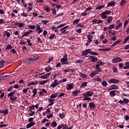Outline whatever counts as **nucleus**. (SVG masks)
Instances as JSON below:
<instances>
[{
    "label": "nucleus",
    "mask_w": 129,
    "mask_h": 129,
    "mask_svg": "<svg viewBox=\"0 0 129 129\" xmlns=\"http://www.w3.org/2000/svg\"><path fill=\"white\" fill-rule=\"evenodd\" d=\"M111 50V48L109 47H106L105 48H99V51H103L104 52H108Z\"/></svg>",
    "instance_id": "obj_17"
},
{
    "label": "nucleus",
    "mask_w": 129,
    "mask_h": 129,
    "mask_svg": "<svg viewBox=\"0 0 129 129\" xmlns=\"http://www.w3.org/2000/svg\"><path fill=\"white\" fill-rule=\"evenodd\" d=\"M124 65L123 69H129V61L125 62Z\"/></svg>",
    "instance_id": "obj_30"
},
{
    "label": "nucleus",
    "mask_w": 129,
    "mask_h": 129,
    "mask_svg": "<svg viewBox=\"0 0 129 129\" xmlns=\"http://www.w3.org/2000/svg\"><path fill=\"white\" fill-rule=\"evenodd\" d=\"M118 89V86L116 85H111L108 88V90H113Z\"/></svg>",
    "instance_id": "obj_13"
},
{
    "label": "nucleus",
    "mask_w": 129,
    "mask_h": 129,
    "mask_svg": "<svg viewBox=\"0 0 129 129\" xmlns=\"http://www.w3.org/2000/svg\"><path fill=\"white\" fill-rule=\"evenodd\" d=\"M21 15L22 16V17H23L24 18H27V17H28V14L25 13H21Z\"/></svg>",
    "instance_id": "obj_61"
},
{
    "label": "nucleus",
    "mask_w": 129,
    "mask_h": 129,
    "mask_svg": "<svg viewBox=\"0 0 129 129\" xmlns=\"http://www.w3.org/2000/svg\"><path fill=\"white\" fill-rule=\"evenodd\" d=\"M53 59H54V58L52 56L49 57V58H48V63H50V62H52L53 61Z\"/></svg>",
    "instance_id": "obj_63"
},
{
    "label": "nucleus",
    "mask_w": 129,
    "mask_h": 129,
    "mask_svg": "<svg viewBox=\"0 0 129 129\" xmlns=\"http://www.w3.org/2000/svg\"><path fill=\"white\" fill-rule=\"evenodd\" d=\"M95 69L96 70V72H97L98 74L99 72H101V71H102V70H101V69L98 66L96 65Z\"/></svg>",
    "instance_id": "obj_24"
},
{
    "label": "nucleus",
    "mask_w": 129,
    "mask_h": 129,
    "mask_svg": "<svg viewBox=\"0 0 129 129\" xmlns=\"http://www.w3.org/2000/svg\"><path fill=\"white\" fill-rule=\"evenodd\" d=\"M129 40V35H128L124 40L123 44H126V42Z\"/></svg>",
    "instance_id": "obj_47"
},
{
    "label": "nucleus",
    "mask_w": 129,
    "mask_h": 129,
    "mask_svg": "<svg viewBox=\"0 0 129 129\" xmlns=\"http://www.w3.org/2000/svg\"><path fill=\"white\" fill-rule=\"evenodd\" d=\"M51 126L52 127V128H54L57 126V122L56 121H53L51 123Z\"/></svg>",
    "instance_id": "obj_33"
},
{
    "label": "nucleus",
    "mask_w": 129,
    "mask_h": 129,
    "mask_svg": "<svg viewBox=\"0 0 129 129\" xmlns=\"http://www.w3.org/2000/svg\"><path fill=\"white\" fill-rule=\"evenodd\" d=\"M13 35H15L16 37H20V31L16 30L13 32Z\"/></svg>",
    "instance_id": "obj_28"
},
{
    "label": "nucleus",
    "mask_w": 129,
    "mask_h": 129,
    "mask_svg": "<svg viewBox=\"0 0 129 129\" xmlns=\"http://www.w3.org/2000/svg\"><path fill=\"white\" fill-rule=\"evenodd\" d=\"M51 11L52 12V15H56V14H57V11H56V9L55 8L51 9Z\"/></svg>",
    "instance_id": "obj_55"
},
{
    "label": "nucleus",
    "mask_w": 129,
    "mask_h": 129,
    "mask_svg": "<svg viewBox=\"0 0 129 129\" xmlns=\"http://www.w3.org/2000/svg\"><path fill=\"white\" fill-rule=\"evenodd\" d=\"M39 59V56L35 55V56H32L29 58H26V62L27 64H32V63H34V62H36V60Z\"/></svg>",
    "instance_id": "obj_1"
},
{
    "label": "nucleus",
    "mask_w": 129,
    "mask_h": 129,
    "mask_svg": "<svg viewBox=\"0 0 129 129\" xmlns=\"http://www.w3.org/2000/svg\"><path fill=\"white\" fill-rule=\"evenodd\" d=\"M58 96V94L57 93H55L54 94L51 95L50 97V99H53V98H56V97H57Z\"/></svg>",
    "instance_id": "obj_40"
},
{
    "label": "nucleus",
    "mask_w": 129,
    "mask_h": 129,
    "mask_svg": "<svg viewBox=\"0 0 129 129\" xmlns=\"http://www.w3.org/2000/svg\"><path fill=\"white\" fill-rule=\"evenodd\" d=\"M123 102L124 104H127V103H128V102H129L128 99L123 98Z\"/></svg>",
    "instance_id": "obj_42"
},
{
    "label": "nucleus",
    "mask_w": 129,
    "mask_h": 129,
    "mask_svg": "<svg viewBox=\"0 0 129 129\" xmlns=\"http://www.w3.org/2000/svg\"><path fill=\"white\" fill-rule=\"evenodd\" d=\"M28 28H29V29H32V30H35V29H36V26L30 25L28 26Z\"/></svg>",
    "instance_id": "obj_59"
},
{
    "label": "nucleus",
    "mask_w": 129,
    "mask_h": 129,
    "mask_svg": "<svg viewBox=\"0 0 129 129\" xmlns=\"http://www.w3.org/2000/svg\"><path fill=\"white\" fill-rule=\"evenodd\" d=\"M45 11L47 12V13H50V8L49 7H44Z\"/></svg>",
    "instance_id": "obj_62"
},
{
    "label": "nucleus",
    "mask_w": 129,
    "mask_h": 129,
    "mask_svg": "<svg viewBox=\"0 0 129 129\" xmlns=\"http://www.w3.org/2000/svg\"><path fill=\"white\" fill-rule=\"evenodd\" d=\"M108 82L109 84H118L119 83V80H116L114 78L113 79H110L108 80Z\"/></svg>",
    "instance_id": "obj_4"
},
{
    "label": "nucleus",
    "mask_w": 129,
    "mask_h": 129,
    "mask_svg": "<svg viewBox=\"0 0 129 129\" xmlns=\"http://www.w3.org/2000/svg\"><path fill=\"white\" fill-rule=\"evenodd\" d=\"M4 34V37L5 36H6L7 38H9V37H11V33L8 31H5Z\"/></svg>",
    "instance_id": "obj_27"
},
{
    "label": "nucleus",
    "mask_w": 129,
    "mask_h": 129,
    "mask_svg": "<svg viewBox=\"0 0 129 129\" xmlns=\"http://www.w3.org/2000/svg\"><path fill=\"white\" fill-rule=\"evenodd\" d=\"M28 35H29V32H28V31H26L23 33V35L22 36V38H24V37H26V36H28Z\"/></svg>",
    "instance_id": "obj_53"
},
{
    "label": "nucleus",
    "mask_w": 129,
    "mask_h": 129,
    "mask_svg": "<svg viewBox=\"0 0 129 129\" xmlns=\"http://www.w3.org/2000/svg\"><path fill=\"white\" fill-rule=\"evenodd\" d=\"M92 7H88L85 10V12H89V11H91Z\"/></svg>",
    "instance_id": "obj_64"
},
{
    "label": "nucleus",
    "mask_w": 129,
    "mask_h": 129,
    "mask_svg": "<svg viewBox=\"0 0 129 129\" xmlns=\"http://www.w3.org/2000/svg\"><path fill=\"white\" fill-rule=\"evenodd\" d=\"M115 92H116L118 94H119V93H120V92L119 91L112 90L109 92L110 96L111 97H114V96H115Z\"/></svg>",
    "instance_id": "obj_7"
},
{
    "label": "nucleus",
    "mask_w": 129,
    "mask_h": 129,
    "mask_svg": "<svg viewBox=\"0 0 129 129\" xmlns=\"http://www.w3.org/2000/svg\"><path fill=\"white\" fill-rule=\"evenodd\" d=\"M90 55H93L94 56H98V53L91 50L90 52Z\"/></svg>",
    "instance_id": "obj_41"
},
{
    "label": "nucleus",
    "mask_w": 129,
    "mask_h": 129,
    "mask_svg": "<svg viewBox=\"0 0 129 129\" xmlns=\"http://www.w3.org/2000/svg\"><path fill=\"white\" fill-rule=\"evenodd\" d=\"M54 38H55V34H51L49 36V40H53V39H54Z\"/></svg>",
    "instance_id": "obj_58"
},
{
    "label": "nucleus",
    "mask_w": 129,
    "mask_h": 129,
    "mask_svg": "<svg viewBox=\"0 0 129 129\" xmlns=\"http://www.w3.org/2000/svg\"><path fill=\"white\" fill-rule=\"evenodd\" d=\"M110 14H111V12L109 10L104 11L101 14V18L102 19H107V15H110Z\"/></svg>",
    "instance_id": "obj_2"
},
{
    "label": "nucleus",
    "mask_w": 129,
    "mask_h": 129,
    "mask_svg": "<svg viewBox=\"0 0 129 129\" xmlns=\"http://www.w3.org/2000/svg\"><path fill=\"white\" fill-rule=\"evenodd\" d=\"M108 29V30H111L112 29H114V24L110 25Z\"/></svg>",
    "instance_id": "obj_54"
},
{
    "label": "nucleus",
    "mask_w": 129,
    "mask_h": 129,
    "mask_svg": "<svg viewBox=\"0 0 129 129\" xmlns=\"http://www.w3.org/2000/svg\"><path fill=\"white\" fill-rule=\"evenodd\" d=\"M80 76L82 78H87V75L85 74H83L82 73L80 74Z\"/></svg>",
    "instance_id": "obj_48"
},
{
    "label": "nucleus",
    "mask_w": 129,
    "mask_h": 129,
    "mask_svg": "<svg viewBox=\"0 0 129 129\" xmlns=\"http://www.w3.org/2000/svg\"><path fill=\"white\" fill-rule=\"evenodd\" d=\"M92 51L91 49H88L86 50H84L82 52V54L83 56H86V55H88V54H90V52Z\"/></svg>",
    "instance_id": "obj_11"
},
{
    "label": "nucleus",
    "mask_w": 129,
    "mask_h": 129,
    "mask_svg": "<svg viewBox=\"0 0 129 129\" xmlns=\"http://www.w3.org/2000/svg\"><path fill=\"white\" fill-rule=\"evenodd\" d=\"M36 84H38V82L37 81H34L32 82H29L28 84V86H31V85H36Z\"/></svg>",
    "instance_id": "obj_25"
},
{
    "label": "nucleus",
    "mask_w": 129,
    "mask_h": 129,
    "mask_svg": "<svg viewBox=\"0 0 129 129\" xmlns=\"http://www.w3.org/2000/svg\"><path fill=\"white\" fill-rule=\"evenodd\" d=\"M59 117H60L61 119H63V118L65 117V114L64 113L59 114Z\"/></svg>",
    "instance_id": "obj_51"
},
{
    "label": "nucleus",
    "mask_w": 129,
    "mask_h": 129,
    "mask_svg": "<svg viewBox=\"0 0 129 129\" xmlns=\"http://www.w3.org/2000/svg\"><path fill=\"white\" fill-rule=\"evenodd\" d=\"M101 84L104 87L107 86V85H108L107 84V82H106V81H104V80L103 81V82H102Z\"/></svg>",
    "instance_id": "obj_46"
},
{
    "label": "nucleus",
    "mask_w": 129,
    "mask_h": 129,
    "mask_svg": "<svg viewBox=\"0 0 129 129\" xmlns=\"http://www.w3.org/2000/svg\"><path fill=\"white\" fill-rule=\"evenodd\" d=\"M55 99H52L51 98L48 99V101L49 102V104H48L49 106H51V105H53L54 104V101Z\"/></svg>",
    "instance_id": "obj_22"
},
{
    "label": "nucleus",
    "mask_w": 129,
    "mask_h": 129,
    "mask_svg": "<svg viewBox=\"0 0 129 129\" xmlns=\"http://www.w3.org/2000/svg\"><path fill=\"white\" fill-rule=\"evenodd\" d=\"M93 94H94V92L89 91H87L86 93H84L83 94V95H86L87 96L90 97V96H92V95H93Z\"/></svg>",
    "instance_id": "obj_14"
},
{
    "label": "nucleus",
    "mask_w": 129,
    "mask_h": 129,
    "mask_svg": "<svg viewBox=\"0 0 129 129\" xmlns=\"http://www.w3.org/2000/svg\"><path fill=\"white\" fill-rule=\"evenodd\" d=\"M2 24H6V21H5V19H0V25H2Z\"/></svg>",
    "instance_id": "obj_60"
},
{
    "label": "nucleus",
    "mask_w": 129,
    "mask_h": 129,
    "mask_svg": "<svg viewBox=\"0 0 129 129\" xmlns=\"http://www.w3.org/2000/svg\"><path fill=\"white\" fill-rule=\"evenodd\" d=\"M96 74H98L97 73V72L95 71L90 74V76H91L93 78V77H94V76H95Z\"/></svg>",
    "instance_id": "obj_37"
},
{
    "label": "nucleus",
    "mask_w": 129,
    "mask_h": 129,
    "mask_svg": "<svg viewBox=\"0 0 129 129\" xmlns=\"http://www.w3.org/2000/svg\"><path fill=\"white\" fill-rule=\"evenodd\" d=\"M62 129H68V125L67 124H62Z\"/></svg>",
    "instance_id": "obj_49"
},
{
    "label": "nucleus",
    "mask_w": 129,
    "mask_h": 129,
    "mask_svg": "<svg viewBox=\"0 0 129 129\" xmlns=\"http://www.w3.org/2000/svg\"><path fill=\"white\" fill-rule=\"evenodd\" d=\"M121 61H122V59L119 57H117L112 59L113 63H118L121 62Z\"/></svg>",
    "instance_id": "obj_12"
},
{
    "label": "nucleus",
    "mask_w": 129,
    "mask_h": 129,
    "mask_svg": "<svg viewBox=\"0 0 129 129\" xmlns=\"http://www.w3.org/2000/svg\"><path fill=\"white\" fill-rule=\"evenodd\" d=\"M89 106L90 108V109H93V108H95V104L93 103V102H90L89 103Z\"/></svg>",
    "instance_id": "obj_26"
},
{
    "label": "nucleus",
    "mask_w": 129,
    "mask_h": 129,
    "mask_svg": "<svg viewBox=\"0 0 129 129\" xmlns=\"http://www.w3.org/2000/svg\"><path fill=\"white\" fill-rule=\"evenodd\" d=\"M48 81H49V80H44L43 81H40L39 82V84H40V85H44V84H46V83H48Z\"/></svg>",
    "instance_id": "obj_39"
},
{
    "label": "nucleus",
    "mask_w": 129,
    "mask_h": 129,
    "mask_svg": "<svg viewBox=\"0 0 129 129\" xmlns=\"http://www.w3.org/2000/svg\"><path fill=\"white\" fill-rule=\"evenodd\" d=\"M84 96V98H83V100L85 101H91V98L89 97V96H86V95H83Z\"/></svg>",
    "instance_id": "obj_23"
},
{
    "label": "nucleus",
    "mask_w": 129,
    "mask_h": 129,
    "mask_svg": "<svg viewBox=\"0 0 129 129\" xmlns=\"http://www.w3.org/2000/svg\"><path fill=\"white\" fill-rule=\"evenodd\" d=\"M79 93H80V90H75L72 92L73 96H77V95H78Z\"/></svg>",
    "instance_id": "obj_20"
},
{
    "label": "nucleus",
    "mask_w": 129,
    "mask_h": 129,
    "mask_svg": "<svg viewBox=\"0 0 129 129\" xmlns=\"http://www.w3.org/2000/svg\"><path fill=\"white\" fill-rule=\"evenodd\" d=\"M92 23L94 25H96V24L99 25V24H101L103 23V21L101 20H97L96 19H94L92 21Z\"/></svg>",
    "instance_id": "obj_9"
},
{
    "label": "nucleus",
    "mask_w": 129,
    "mask_h": 129,
    "mask_svg": "<svg viewBox=\"0 0 129 129\" xmlns=\"http://www.w3.org/2000/svg\"><path fill=\"white\" fill-rule=\"evenodd\" d=\"M15 26H17V27L19 28H23L25 26V23L17 22L15 23Z\"/></svg>",
    "instance_id": "obj_15"
},
{
    "label": "nucleus",
    "mask_w": 129,
    "mask_h": 129,
    "mask_svg": "<svg viewBox=\"0 0 129 129\" xmlns=\"http://www.w3.org/2000/svg\"><path fill=\"white\" fill-rule=\"evenodd\" d=\"M6 50H10V49H13V46L11 45L8 44L6 47Z\"/></svg>",
    "instance_id": "obj_50"
},
{
    "label": "nucleus",
    "mask_w": 129,
    "mask_h": 129,
    "mask_svg": "<svg viewBox=\"0 0 129 129\" xmlns=\"http://www.w3.org/2000/svg\"><path fill=\"white\" fill-rule=\"evenodd\" d=\"M34 125H35V122H31L26 125V128H30V127H32Z\"/></svg>",
    "instance_id": "obj_18"
},
{
    "label": "nucleus",
    "mask_w": 129,
    "mask_h": 129,
    "mask_svg": "<svg viewBox=\"0 0 129 129\" xmlns=\"http://www.w3.org/2000/svg\"><path fill=\"white\" fill-rule=\"evenodd\" d=\"M17 99H18V97L16 96H13L10 97V100L12 102H14V101H16V100H17Z\"/></svg>",
    "instance_id": "obj_32"
},
{
    "label": "nucleus",
    "mask_w": 129,
    "mask_h": 129,
    "mask_svg": "<svg viewBox=\"0 0 129 129\" xmlns=\"http://www.w3.org/2000/svg\"><path fill=\"white\" fill-rule=\"evenodd\" d=\"M80 21V19H75V21L73 22V24L75 25V24H78V23H79Z\"/></svg>",
    "instance_id": "obj_52"
},
{
    "label": "nucleus",
    "mask_w": 129,
    "mask_h": 129,
    "mask_svg": "<svg viewBox=\"0 0 129 129\" xmlns=\"http://www.w3.org/2000/svg\"><path fill=\"white\" fill-rule=\"evenodd\" d=\"M104 7H105V6L104 5H100V6H98L96 8V10H102V9H103V8H104Z\"/></svg>",
    "instance_id": "obj_38"
},
{
    "label": "nucleus",
    "mask_w": 129,
    "mask_h": 129,
    "mask_svg": "<svg viewBox=\"0 0 129 129\" xmlns=\"http://www.w3.org/2000/svg\"><path fill=\"white\" fill-rule=\"evenodd\" d=\"M91 35L89 34L87 35V42H88L89 43H91V42H92V39L91 38Z\"/></svg>",
    "instance_id": "obj_31"
},
{
    "label": "nucleus",
    "mask_w": 129,
    "mask_h": 129,
    "mask_svg": "<svg viewBox=\"0 0 129 129\" xmlns=\"http://www.w3.org/2000/svg\"><path fill=\"white\" fill-rule=\"evenodd\" d=\"M126 4V1L125 0H121L119 6L120 7H123L124 5Z\"/></svg>",
    "instance_id": "obj_34"
},
{
    "label": "nucleus",
    "mask_w": 129,
    "mask_h": 129,
    "mask_svg": "<svg viewBox=\"0 0 129 129\" xmlns=\"http://www.w3.org/2000/svg\"><path fill=\"white\" fill-rule=\"evenodd\" d=\"M68 28H69V26H66L62 27L60 29L61 33H62V34H63L64 35H66V34H68V33H69V31H66V29H68Z\"/></svg>",
    "instance_id": "obj_6"
},
{
    "label": "nucleus",
    "mask_w": 129,
    "mask_h": 129,
    "mask_svg": "<svg viewBox=\"0 0 129 129\" xmlns=\"http://www.w3.org/2000/svg\"><path fill=\"white\" fill-rule=\"evenodd\" d=\"M119 43H120V40L116 41L111 45V47L113 48V47H115V46H116V45H118Z\"/></svg>",
    "instance_id": "obj_36"
},
{
    "label": "nucleus",
    "mask_w": 129,
    "mask_h": 129,
    "mask_svg": "<svg viewBox=\"0 0 129 129\" xmlns=\"http://www.w3.org/2000/svg\"><path fill=\"white\" fill-rule=\"evenodd\" d=\"M115 6V2L114 1H111L107 4V7H114Z\"/></svg>",
    "instance_id": "obj_19"
},
{
    "label": "nucleus",
    "mask_w": 129,
    "mask_h": 129,
    "mask_svg": "<svg viewBox=\"0 0 129 129\" xmlns=\"http://www.w3.org/2000/svg\"><path fill=\"white\" fill-rule=\"evenodd\" d=\"M122 26V23H119L118 25L115 27V30H118L119 29V27H121Z\"/></svg>",
    "instance_id": "obj_56"
},
{
    "label": "nucleus",
    "mask_w": 129,
    "mask_h": 129,
    "mask_svg": "<svg viewBox=\"0 0 129 129\" xmlns=\"http://www.w3.org/2000/svg\"><path fill=\"white\" fill-rule=\"evenodd\" d=\"M87 85V82H84V83H83L81 85V87L83 88L85 86H86Z\"/></svg>",
    "instance_id": "obj_57"
},
{
    "label": "nucleus",
    "mask_w": 129,
    "mask_h": 129,
    "mask_svg": "<svg viewBox=\"0 0 129 129\" xmlns=\"http://www.w3.org/2000/svg\"><path fill=\"white\" fill-rule=\"evenodd\" d=\"M5 66V61L1 60L0 61V68H3Z\"/></svg>",
    "instance_id": "obj_44"
},
{
    "label": "nucleus",
    "mask_w": 129,
    "mask_h": 129,
    "mask_svg": "<svg viewBox=\"0 0 129 129\" xmlns=\"http://www.w3.org/2000/svg\"><path fill=\"white\" fill-rule=\"evenodd\" d=\"M14 94H15V92H11L8 94V97H12L14 96Z\"/></svg>",
    "instance_id": "obj_45"
},
{
    "label": "nucleus",
    "mask_w": 129,
    "mask_h": 129,
    "mask_svg": "<svg viewBox=\"0 0 129 129\" xmlns=\"http://www.w3.org/2000/svg\"><path fill=\"white\" fill-rule=\"evenodd\" d=\"M32 92L33 93V95H32L33 97H35L36 96V95L37 94V89L34 88Z\"/></svg>",
    "instance_id": "obj_43"
},
{
    "label": "nucleus",
    "mask_w": 129,
    "mask_h": 129,
    "mask_svg": "<svg viewBox=\"0 0 129 129\" xmlns=\"http://www.w3.org/2000/svg\"><path fill=\"white\" fill-rule=\"evenodd\" d=\"M88 59L91 61L92 62H96L98 60V58H97V57L93 55H89L88 56Z\"/></svg>",
    "instance_id": "obj_5"
},
{
    "label": "nucleus",
    "mask_w": 129,
    "mask_h": 129,
    "mask_svg": "<svg viewBox=\"0 0 129 129\" xmlns=\"http://www.w3.org/2000/svg\"><path fill=\"white\" fill-rule=\"evenodd\" d=\"M103 65H104V62H102L101 60H99L96 64L97 66H103Z\"/></svg>",
    "instance_id": "obj_35"
},
{
    "label": "nucleus",
    "mask_w": 129,
    "mask_h": 129,
    "mask_svg": "<svg viewBox=\"0 0 129 129\" xmlns=\"http://www.w3.org/2000/svg\"><path fill=\"white\" fill-rule=\"evenodd\" d=\"M61 64L62 65H67L68 64V59L67 58H62L60 59Z\"/></svg>",
    "instance_id": "obj_10"
},
{
    "label": "nucleus",
    "mask_w": 129,
    "mask_h": 129,
    "mask_svg": "<svg viewBox=\"0 0 129 129\" xmlns=\"http://www.w3.org/2000/svg\"><path fill=\"white\" fill-rule=\"evenodd\" d=\"M67 90H71V89H73V88H74V86H73V83L68 84L67 85Z\"/></svg>",
    "instance_id": "obj_16"
},
{
    "label": "nucleus",
    "mask_w": 129,
    "mask_h": 129,
    "mask_svg": "<svg viewBox=\"0 0 129 129\" xmlns=\"http://www.w3.org/2000/svg\"><path fill=\"white\" fill-rule=\"evenodd\" d=\"M106 21L107 22V24H109L111 22H112L113 18H112V16H109L107 17Z\"/></svg>",
    "instance_id": "obj_21"
},
{
    "label": "nucleus",
    "mask_w": 129,
    "mask_h": 129,
    "mask_svg": "<svg viewBox=\"0 0 129 129\" xmlns=\"http://www.w3.org/2000/svg\"><path fill=\"white\" fill-rule=\"evenodd\" d=\"M44 70H45V71L46 72H50V71H51L52 70V68H51V67L48 66L47 67H46L45 68Z\"/></svg>",
    "instance_id": "obj_29"
},
{
    "label": "nucleus",
    "mask_w": 129,
    "mask_h": 129,
    "mask_svg": "<svg viewBox=\"0 0 129 129\" xmlns=\"http://www.w3.org/2000/svg\"><path fill=\"white\" fill-rule=\"evenodd\" d=\"M58 85H59V83L58 82V80L55 79L53 83L50 85V87H53V88H55V87H56V86H58Z\"/></svg>",
    "instance_id": "obj_8"
},
{
    "label": "nucleus",
    "mask_w": 129,
    "mask_h": 129,
    "mask_svg": "<svg viewBox=\"0 0 129 129\" xmlns=\"http://www.w3.org/2000/svg\"><path fill=\"white\" fill-rule=\"evenodd\" d=\"M27 109H29V110H30V112H31L29 113L30 116H33V115H34V114L36 113L35 111H33V110L35 109V105H32L31 106H28Z\"/></svg>",
    "instance_id": "obj_3"
}]
</instances>
